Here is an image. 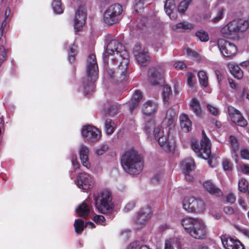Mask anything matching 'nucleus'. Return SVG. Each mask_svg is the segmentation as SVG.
Returning a JSON list of instances; mask_svg holds the SVG:
<instances>
[{"label":"nucleus","mask_w":249,"mask_h":249,"mask_svg":"<svg viewBox=\"0 0 249 249\" xmlns=\"http://www.w3.org/2000/svg\"><path fill=\"white\" fill-rule=\"evenodd\" d=\"M6 25V19L2 22L0 28V41L1 43H4L5 41V37L3 36V28Z\"/></svg>","instance_id":"3c124183"},{"label":"nucleus","mask_w":249,"mask_h":249,"mask_svg":"<svg viewBox=\"0 0 249 249\" xmlns=\"http://www.w3.org/2000/svg\"><path fill=\"white\" fill-rule=\"evenodd\" d=\"M142 98V93L139 90H136L130 101L128 102L129 106V111L133 112L134 109L137 107Z\"/></svg>","instance_id":"a878e982"},{"label":"nucleus","mask_w":249,"mask_h":249,"mask_svg":"<svg viewBox=\"0 0 249 249\" xmlns=\"http://www.w3.org/2000/svg\"><path fill=\"white\" fill-rule=\"evenodd\" d=\"M162 75L155 68H151L148 71V79L153 85H157L161 80Z\"/></svg>","instance_id":"412c9836"},{"label":"nucleus","mask_w":249,"mask_h":249,"mask_svg":"<svg viewBox=\"0 0 249 249\" xmlns=\"http://www.w3.org/2000/svg\"><path fill=\"white\" fill-rule=\"evenodd\" d=\"M86 18L85 8L80 6L75 13L74 18V28L77 31H80L84 26Z\"/></svg>","instance_id":"a211bd4d"},{"label":"nucleus","mask_w":249,"mask_h":249,"mask_svg":"<svg viewBox=\"0 0 249 249\" xmlns=\"http://www.w3.org/2000/svg\"><path fill=\"white\" fill-rule=\"evenodd\" d=\"M240 170L243 173L249 174V165H241L240 166Z\"/></svg>","instance_id":"680f3d73"},{"label":"nucleus","mask_w":249,"mask_h":249,"mask_svg":"<svg viewBox=\"0 0 249 249\" xmlns=\"http://www.w3.org/2000/svg\"><path fill=\"white\" fill-rule=\"evenodd\" d=\"M185 50L187 55L191 57L195 60H197L198 59V54L197 52L189 48H186Z\"/></svg>","instance_id":"8fccbe9b"},{"label":"nucleus","mask_w":249,"mask_h":249,"mask_svg":"<svg viewBox=\"0 0 249 249\" xmlns=\"http://www.w3.org/2000/svg\"><path fill=\"white\" fill-rule=\"evenodd\" d=\"M194 26L192 24L187 22H179L176 24L173 25L172 26V29L176 31H186L187 30H190L194 28Z\"/></svg>","instance_id":"72a5a7b5"},{"label":"nucleus","mask_w":249,"mask_h":249,"mask_svg":"<svg viewBox=\"0 0 249 249\" xmlns=\"http://www.w3.org/2000/svg\"><path fill=\"white\" fill-rule=\"evenodd\" d=\"M176 8V5L174 0H166L164 4V9L167 15H168L170 19L172 20L176 19L177 16L174 15L173 11Z\"/></svg>","instance_id":"cd10ccee"},{"label":"nucleus","mask_w":249,"mask_h":249,"mask_svg":"<svg viewBox=\"0 0 249 249\" xmlns=\"http://www.w3.org/2000/svg\"><path fill=\"white\" fill-rule=\"evenodd\" d=\"M134 55L138 64L141 66H145L150 60L147 50L145 48L142 49L140 46H135Z\"/></svg>","instance_id":"ddd939ff"},{"label":"nucleus","mask_w":249,"mask_h":249,"mask_svg":"<svg viewBox=\"0 0 249 249\" xmlns=\"http://www.w3.org/2000/svg\"><path fill=\"white\" fill-rule=\"evenodd\" d=\"M188 233L195 239H202L207 234L206 226L202 220L198 219Z\"/></svg>","instance_id":"9b49d317"},{"label":"nucleus","mask_w":249,"mask_h":249,"mask_svg":"<svg viewBox=\"0 0 249 249\" xmlns=\"http://www.w3.org/2000/svg\"><path fill=\"white\" fill-rule=\"evenodd\" d=\"M181 165L184 172L186 173L192 171L195 167L194 160L191 158H187L182 161Z\"/></svg>","instance_id":"2f4dec72"},{"label":"nucleus","mask_w":249,"mask_h":249,"mask_svg":"<svg viewBox=\"0 0 249 249\" xmlns=\"http://www.w3.org/2000/svg\"><path fill=\"white\" fill-rule=\"evenodd\" d=\"M52 7L53 12L57 14H60L63 12L64 7L61 0H53Z\"/></svg>","instance_id":"e433bc0d"},{"label":"nucleus","mask_w":249,"mask_h":249,"mask_svg":"<svg viewBox=\"0 0 249 249\" xmlns=\"http://www.w3.org/2000/svg\"><path fill=\"white\" fill-rule=\"evenodd\" d=\"M240 155L243 159L249 160V150L246 148L242 149L240 151Z\"/></svg>","instance_id":"13d9d810"},{"label":"nucleus","mask_w":249,"mask_h":249,"mask_svg":"<svg viewBox=\"0 0 249 249\" xmlns=\"http://www.w3.org/2000/svg\"><path fill=\"white\" fill-rule=\"evenodd\" d=\"M96 209L103 213H110L113 209L111 193L108 190L101 192L94 198Z\"/></svg>","instance_id":"20e7f679"},{"label":"nucleus","mask_w":249,"mask_h":249,"mask_svg":"<svg viewBox=\"0 0 249 249\" xmlns=\"http://www.w3.org/2000/svg\"><path fill=\"white\" fill-rule=\"evenodd\" d=\"M174 67L177 70H184L186 68V65L183 61H176L174 64Z\"/></svg>","instance_id":"864d4df0"},{"label":"nucleus","mask_w":249,"mask_h":249,"mask_svg":"<svg viewBox=\"0 0 249 249\" xmlns=\"http://www.w3.org/2000/svg\"><path fill=\"white\" fill-rule=\"evenodd\" d=\"M90 211V207L85 202L80 204L76 209L77 215L83 218H86L88 216Z\"/></svg>","instance_id":"c85d7f7f"},{"label":"nucleus","mask_w":249,"mask_h":249,"mask_svg":"<svg viewBox=\"0 0 249 249\" xmlns=\"http://www.w3.org/2000/svg\"><path fill=\"white\" fill-rule=\"evenodd\" d=\"M197 75L200 85L206 87L208 86V77L206 72L203 71H200L198 72Z\"/></svg>","instance_id":"58836bf2"},{"label":"nucleus","mask_w":249,"mask_h":249,"mask_svg":"<svg viewBox=\"0 0 249 249\" xmlns=\"http://www.w3.org/2000/svg\"><path fill=\"white\" fill-rule=\"evenodd\" d=\"M228 110L231 120L234 124L242 127H245L247 125V120L243 117L239 111L232 106H229Z\"/></svg>","instance_id":"f3484780"},{"label":"nucleus","mask_w":249,"mask_h":249,"mask_svg":"<svg viewBox=\"0 0 249 249\" xmlns=\"http://www.w3.org/2000/svg\"><path fill=\"white\" fill-rule=\"evenodd\" d=\"M85 227H90L91 229L95 228V225L93 223L91 222H88L84 224V222L83 220L77 219L75 220L74 223V227L75 232L77 233H81Z\"/></svg>","instance_id":"bb28decb"},{"label":"nucleus","mask_w":249,"mask_h":249,"mask_svg":"<svg viewBox=\"0 0 249 249\" xmlns=\"http://www.w3.org/2000/svg\"><path fill=\"white\" fill-rule=\"evenodd\" d=\"M4 43H1L0 41V64L2 63L7 57L6 52L3 46Z\"/></svg>","instance_id":"de8ad7c7"},{"label":"nucleus","mask_w":249,"mask_h":249,"mask_svg":"<svg viewBox=\"0 0 249 249\" xmlns=\"http://www.w3.org/2000/svg\"><path fill=\"white\" fill-rule=\"evenodd\" d=\"M124 52L128 54L122 43L117 40L112 39L107 44L105 55L106 56H109L110 55H114V57L111 58V63H114L116 61L117 63L119 60L124 58Z\"/></svg>","instance_id":"39448f33"},{"label":"nucleus","mask_w":249,"mask_h":249,"mask_svg":"<svg viewBox=\"0 0 249 249\" xmlns=\"http://www.w3.org/2000/svg\"><path fill=\"white\" fill-rule=\"evenodd\" d=\"M144 130L148 138L155 137L158 140L161 148L166 152L173 151L175 149V141L168 135V130H164L159 126L156 127L155 121L151 119L147 121L145 124Z\"/></svg>","instance_id":"f257e3e1"},{"label":"nucleus","mask_w":249,"mask_h":249,"mask_svg":"<svg viewBox=\"0 0 249 249\" xmlns=\"http://www.w3.org/2000/svg\"><path fill=\"white\" fill-rule=\"evenodd\" d=\"M93 220L97 224L104 226L106 225L105 218L103 215H97L93 218Z\"/></svg>","instance_id":"09e8293b"},{"label":"nucleus","mask_w":249,"mask_h":249,"mask_svg":"<svg viewBox=\"0 0 249 249\" xmlns=\"http://www.w3.org/2000/svg\"><path fill=\"white\" fill-rule=\"evenodd\" d=\"M237 96L241 99H244L245 97L249 101V94L245 92L244 89H242L238 90L237 93Z\"/></svg>","instance_id":"5fc2aeb1"},{"label":"nucleus","mask_w":249,"mask_h":249,"mask_svg":"<svg viewBox=\"0 0 249 249\" xmlns=\"http://www.w3.org/2000/svg\"><path fill=\"white\" fill-rule=\"evenodd\" d=\"M78 176L75 183L79 188L86 191L90 189L93 184L91 176L85 172H78Z\"/></svg>","instance_id":"2eb2a0df"},{"label":"nucleus","mask_w":249,"mask_h":249,"mask_svg":"<svg viewBox=\"0 0 249 249\" xmlns=\"http://www.w3.org/2000/svg\"><path fill=\"white\" fill-rule=\"evenodd\" d=\"M228 67L231 73L234 76V77L238 79H240L243 77V71L241 70L238 65L234 63H229L228 64Z\"/></svg>","instance_id":"7c9ffc66"},{"label":"nucleus","mask_w":249,"mask_h":249,"mask_svg":"<svg viewBox=\"0 0 249 249\" xmlns=\"http://www.w3.org/2000/svg\"><path fill=\"white\" fill-rule=\"evenodd\" d=\"M180 126L185 132L189 131L192 128V122L188 116L185 114H182L179 117Z\"/></svg>","instance_id":"c756f323"},{"label":"nucleus","mask_w":249,"mask_h":249,"mask_svg":"<svg viewBox=\"0 0 249 249\" xmlns=\"http://www.w3.org/2000/svg\"><path fill=\"white\" fill-rule=\"evenodd\" d=\"M182 205L183 209L189 213H200L203 212L205 209L204 201L194 196L185 197Z\"/></svg>","instance_id":"0eeeda50"},{"label":"nucleus","mask_w":249,"mask_h":249,"mask_svg":"<svg viewBox=\"0 0 249 249\" xmlns=\"http://www.w3.org/2000/svg\"><path fill=\"white\" fill-rule=\"evenodd\" d=\"M135 206V202L134 201H130L127 203L124 208V212H128L133 209Z\"/></svg>","instance_id":"bf43d9fd"},{"label":"nucleus","mask_w":249,"mask_h":249,"mask_svg":"<svg viewBox=\"0 0 249 249\" xmlns=\"http://www.w3.org/2000/svg\"><path fill=\"white\" fill-rule=\"evenodd\" d=\"M207 109L213 115L216 116L218 114V108L214 106L209 104L207 105Z\"/></svg>","instance_id":"6e6d98bb"},{"label":"nucleus","mask_w":249,"mask_h":249,"mask_svg":"<svg viewBox=\"0 0 249 249\" xmlns=\"http://www.w3.org/2000/svg\"><path fill=\"white\" fill-rule=\"evenodd\" d=\"M139 244L138 242H134L129 245L126 249H138Z\"/></svg>","instance_id":"0e129e2a"},{"label":"nucleus","mask_w":249,"mask_h":249,"mask_svg":"<svg viewBox=\"0 0 249 249\" xmlns=\"http://www.w3.org/2000/svg\"><path fill=\"white\" fill-rule=\"evenodd\" d=\"M227 200L229 203H233L235 201V197L232 194H229L227 196Z\"/></svg>","instance_id":"69168bd1"},{"label":"nucleus","mask_w":249,"mask_h":249,"mask_svg":"<svg viewBox=\"0 0 249 249\" xmlns=\"http://www.w3.org/2000/svg\"><path fill=\"white\" fill-rule=\"evenodd\" d=\"M190 106L194 113L197 116L201 114V109L199 101L196 98L193 99L190 103Z\"/></svg>","instance_id":"c9c22d12"},{"label":"nucleus","mask_w":249,"mask_h":249,"mask_svg":"<svg viewBox=\"0 0 249 249\" xmlns=\"http://www.w3.org/2000/svg\"><path fill=\"white\" fill-rule=\"evenodd\" d=\"M195 77V74L193 73L190 72L187 74V84L190 87H192L193 86V82L192 81L193 78Z\"/></svg>","instance_id":"052dcab7"},{"label":"nucleus","mask_w":249,"mask_h":249,"mask_svg":"<svg viewBox=\"0 0 249 249\" xmlns=\"http://www.w3.org/2000/svg\"><path fill=\"white\" fill-rule=\"evenodd\" d=\"M248 182L245 179L239 180L238 183V189L241 192H245L247 190Z\"/></svg>","instance_id":"a18cd8bd"},{"label":"nucleus","mask_w":249,"mask_h":249,"mask_svg":"<svg viewBox=\"0 0 249 249\" xmlns=\"http://www.w3.org/2000/svg\"><path fill=\"white\" fill-rule=\"evenodd\" d=\"M108 148V146L107 144H103L96 150V153L99 156L102 155L107 150Z\"/></svg>","instance_id":"603ef678"},{"label":"nucleus","mask_w":249,"mask_h":249,"mask_svg":"<svg viewBox=\"0 0 249 249\" xmlns=\"http://www.w3.org/2000/svg\"><path fill=\"white\" fill-rule=\"evenodd\" d=\"M124 53V58L119 60L117 63L116 61L111 63L113 65H117V67L115 69L108 68L106 71L110 78L118 82L126 81L128 77L127 70L129 64V55L125 52Z\"/></svg>","instance_id":"7ed1b4c3"},{"label":"nucleus","mask_w":249,"mask_h":249,"mask_svg":"<svg viewBox=\"0 0 249 249\" xmlns=\"http://www.w3.org/2000/svg\"><path fill=\"white\" fill-rule=\"evenodd\" d=\"M176 111L173 107L170 108L166 112V116L163 120L164 123L167 126H171L174 122V118Z\"/></svg>","instance_id":"f704fd0d"},{"label":"nucleus","mask_w":249,"mask_h":249,"mask_svg":"<svg viewBox=\"0 0 249 249\" xmlns=\"http://www.w3.org/2000/svg\"><path fill=\"white\" fill-rule=\"evenodd\" d=\"M76 53V47L74 45L70 48L68 59L70 62H72L75 59V55Z\"/></svg>","instance_id":"49530a36"},{"label":"nucleus","mask_w":249,"mask_h":249,"mask_svg":"<svg viewBox=\"0 0 249 249\" xmlns=\"http://www.w3.org/2000/svg\"><path fill=\"white\" fill-rule=\"evenodd\" d=\"M191 0H185L181 1L178 6V10L180 13H183L187 9Z\"/></svg>","instance_id":"c03bdc74"},{"label":"nucleus","mask_w":249,"mask_h":249,"mask_svg":"<svg viewBox=\"0 0 249 249\" xmlns=\"http://www.w3.org/2000/svg\"><path fill=\"white\" fill-rule=\"evenodd\" d=\"M81 133L86 140L91 142H97L101 136V132L99 129L89 125L83 126Z\"/></svg>","instance_id":"f8f14e48"},{"label":"nucleus","mask_w":249,"mask_h":249,"mask_svg":"<svg viewBox=\"0 0 249 249\" xmlns=\"http://www.w3.org/2000/svg\"><path fill=\"white\" fill-rule=\"evenodd\" d=\"M162 98L164 104L169 105L171 102L175 100L171 87L165 85L162 89Z\"/></svg>","instance_id":"393cba45"},{"label":"nucleus","mask_w":249,"mask_h":249,"mask_svg":"<svg viewBox=\"0 0 249 249\" xmlns=\"http://www.w3.org/2000/svg\"><path fill=\"white\" fill-rule=\"evenodd\" d=\"M222 165L224 170H231L232 168L231 163L227 159L223 160Z\"/></svg>","instance_id":"4d7b16f0"},{"label":"nucleus","mask_w":249,"mask_h":249,"mask_svg":"<svg viewBox=\"0 0 249 249\" xmlns=\"http://www.w3.org/2000/svg\"><path fill=\"white\" fill-rule=\"evenodd\" d=\"M121 163L124 169L131 175H138L143 169L141 156L133 150L124 153L122 158Z\"/></svg>","instance_id":"f03ea898"},{"label":"nucleus","mask_w":249,"mask_h":249,"mask_svg":"<svg viewBox=\"0 0 249 249\" xmlns=\"http://www.w3.org/2000/svg\"><path fill=\"white\" fill-rule=\"evenodd\" d=\"M197 218L189 217H184L181 220V224L185 231L189 233L194 225L195 221L197 220Z\"/></svg>","instance_id":"473e14b6"},{"label":"nucleus","mask_w":249,"mask_h":249,"mask_svg":"<svg viewBox=\"0 0 249 249\" xmlns=\"http://www.w3.org/2000/svg\"><path fill=\"white\" fill-rule=\"evenodd\" d=\"M177 241L175 238L169 239L166 240L164 249H175L177 247Z\"/></svg>","instance_id":"a19ab883"},{"label":"nucleus","mask_w":249,"mask_h":249,"mask_svg":"<svg viewBox=\"0 0 249 249\" xmlns=\"http://www.w3.org/2000/svg\"><path fill=\"white\" fill-rule=\"evenodd\" d=\"M230 149L232 158L236 163L238 162V156L237 151L239 150V144L237 139L233 136H230Z\"/></svg>","instance_id":"4be33fe9"},{"label":"nucleus","mask_w":249,"mask_h":249,"mask_svg":"<svg viewBox=\"0 0 249 249\" xmlns=\"http://www.w3.org/2000/svg\"><path fill=\"white\" fill-rule=\"evenodd\" d=\"M86 72L89 80L94 82L98 79V67L96 58L94 54H90L87 59Z\"/></svg>","instance_id":"9d476101"},{"label":"nucleus","mask_w":249,"mask_h":249,"mask_svg":"<svg viewBox=\"0 0 249 249\" xmlns=\"http://www.w3.org/2000/svg\"><path fill=\"white\" fill-rule=\"evenodd\" d=\"M192 148L194 152L198 154V157L207 160L211 154V144L210 140L207 137L204 131H202V138L200 142V147L197 144L193 143Z\"/></svg>","instance_id":"6e6552de"},{"label":"nucleus","mask_w":249,"mask_h":249,"mask_svg":"<svg viewBox=\"0 0 249 249\" xmlns=\"http://www.w3.org/2000/svg\"><path fill=\"white\" fill-rule=\"evenodd\" d=\"M158 107V104L157 102L152 100H149L145 103L142 106L143 113L147 115H150L155 113Z\"/></svg>","instance_id":"aec40b11"},{"label":"nucleus","mask_w":249,"mask_h":249,"mask_svg":"<svg viewBox=\"0 0 249 249\" xmlns=\"http://www.w3.org/2000/svg\"><path fill=\"white\" fill-rule=\"evenodd\" d=\"M247 29V26L244 24L243 19H239L228 23L221 29V32L225 37L232 38Z\"/></svg>","instance_id":"423d86ee"},{"label":"nucleus","mask_w":249,"mask_h":249,"mask_svg":"<svg viewBox=\"0 0 249 249\" xmlns=\"http://www.w3.org/2000/svg\"><path fill=\"white\" fill-rule=\"evenodd\" d=\"M120 105L115 104L111 105L107 109L106 114L110 116H114L117 114L118 110L120 107Z\"/></svg>","instance_id":"37998d69"},{"label":"nucleus","mask_w":249,"mask_h":249,"mask_svg":"<svg viewBox=\"0 0 249 249\" xmlns=\"http://www.w3.org/2000/svg\"><path fill=\"white\" fill-rule=\"evenodd\" d=\"M196 35L201 41L206 42L209 40L208 34L203 30L196 32Z\"/></svg>","instance_id":"79ce46f5"},{"label":"nucleus","mask_w":249,"mask_h":249,"mask_svg":"<svg viewBox=\"0 0 249 249\" xmlns=\"http://www.w3.org/2000/svg\"><path fill=\"white\" fill-rule=\"evenodd\" d=\"M190 172L186 173V172H184V174L185 175V177L186 180H187L188 181L191 182L194 180V178L193 176H192L191 175H190Z\"/></svg>","instance_id":"338daca9"},{"label":"nucleus","mask_w":249,"mask_h":249,"mask_svg":"<svg viewBox=\"0 0 249 249\" xmlns=\"http://www.w3.org/2000/svg\"><path fill=\"white\" fill-rule=\"evenodd\" d=\"M71 163L75 168H79V164L77 161V157L76 155H72L71 157Z\"/></svg>","instance_id":"e2e57ef3"},{"label":"nucleus","mask_w":249,"mask_h":249,"mask_svg":"<svg viewBox=\"0 0 249 249\" xmlns=\"http://www.w3.org/2000/svg\"><path fill=\"white\" fill-rule=\"evenodd\" d=\"M225 9L222 7L218 8L216 11V13L214 17L212 19L211 21L213 23H217L221 20L224 15Z\"/></svg>","instance_id":"ea45409f"},{"label":"nucleus","mask_w":249,"mask_h":249,"mask_svg":"<svg viewBox=\"0 0 249 249\" xmlns=\"http://www.w3.org/2000/svg\"><path fill=\"white\" fill-rule=\"evenodd\" d=\"M221 239L225 249H244L243 245L239 240L228 235H222Z\"/></svg>","instance_id":"6ab92c4d"},{"label":"nucleus","mask_w":249,"mask_h":249,"mask_svg":"<svg viewBox=\"0 0 249 249\" xmlns=\"http://www.w3.org/2000/svg\"><path fill=\"white\" fill-rule=\"evenodd\" d=\"M89 149L88 147L82 145L79 149L80 158L83 165L89 169L90 167V164L89 160Z\"/></svg>","instance_id":"5701e85b"},{"label":"nucleus","mask_w":249,"mask_h":249,"mask_svg":"<svg viewBox=\"0 0 249 249\" xmlns=\"http://www.w3.org/2000/svg\"><path fill=\"white\" fill-rule=\"evenodd\" d=\"M121 235L124 239H126L129 237L130 231H123L121 233Z\"/></svg>","instance_id":"774afa93"},{"label":"nucleus","mask_w":249,"mask_h":249,"mask_svg":"<svg viewBox=\"0 0 249 249\" xmlns=\"http://www.w3.org/2000/svg\"><path fill=\"white\" fill-rule=\"evenodd\" d=\"M151 210L149 207L146 206L143 208L138 213L135 222L137 225V228H142L144 226L151 218Z\"/></svg>","instance_id":"dca6fc26"},{"label":"nucleus","mask_w":249,"mask_h":249,"mask_svg":"<svg viewBox=\"0 0 249 249\" xmlns=\"http://www.w3.org/2000/svg\"><path fill=\"white\" fill-rule=\"evenodd\" d=\"M105 127L106 133L107 135H110L114 131L115 124L114 122L109 119H107L106 120L105 123Z\"/></svg>","instance_id":"4c0bfd02"},{"label":"nucleus","mask_w":249,"mask_h":249,"mask_svg":"<svg viewBox=\"0 0 249 249\" xmlns=\"http://www.w3.org/2000/svg\"><path fill=\"white\" fill-rule=\"evenodd\" d=\"M203 187L211 194L217 196H220L222 195L221 190L216 187L211 180L205 181L203 183Z\"/></svg>","instance_id":"b1692460"},{"label":"nucleus","mask_w":249,"mask_h":249,"mask_svg":"<svg viewBox=\"0 0 249 249\" xmlns=\"http://www.w3.org/2000/svg\"><path fill=\"white\" fill-rule=\"evenodd\" d=\"M122 12L121 5L115 4L110 6L105 11L103 20L104 22L108 25H112L118 21V18Z\"/></svg>","instance_id":"1a4fd4ad"},{"label":"nucleus","mask_w":249,"mask_h":249,"mask_svg":"<svg viewBox=\"0 0 249 249\" xmlns=\"http://www.w3.org/2000/svg\"><path fill=\"white\" fill-rule=\"evenodd\" d=\"M218 46L221 53L225 57L234 56L237 52L235 45L224 39L218 40Z\"/></svg>","instance_id":"4468645a"}]
</instances>
